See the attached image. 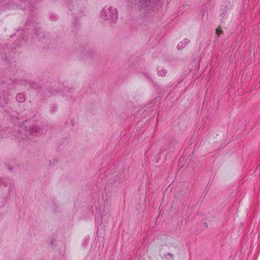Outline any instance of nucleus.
Returning a JSON list of instances; mask_svg holds the SVG:
<instances>
[{"instance_id":"f257e3e1","label":"nucleus","mask_w":260,"mask_h":260,"mask_svg":"<svg viewBox=\"0 0 260 260\" xmlns=\"http://www.w3.org/2000/svg\"><path fill=\"white\" fill-rule=\"evenodd\" d=\"M101 16L104 20L115 22L117 19V11L112 7L105 8L101 12Z\"/></svg>"},{"instance_id":"f03ea898","label":"nucleus","mask_w":260,"mask_h":260,"mask_svg":"<svg viewBox=\"0 0 260 260\" xmlns=\"http://www.w3.org/2000/svg\"><path fill=\"white\" fill-rule=\"evenodd\" d=\"M189 40L187 39H184L182 41L179 42L177 45L178 49H182L184 48L188 43Z\"/></svg>"},{"instance_id":"7ed1b4c3","label":"nucleus","mask_w":260,"mask_h":260,"mask_svg":"<svg viewBox=\"0 0 260 260\" xmlns=\"http://www.w3.org/2000/svg\"><path fill=\"white\" fill-rule=\"evenodd\" d=\"M39 128L38 127L34 126L29 128V129L28 130L29 131V133L31 135H34L37 134L38 132L39 131Z\"/></svg>"},{"instance_id":"20e7f679","label":"nucleus","mask_w":260,"mask_h":260,"mask_svg":"<svg viewBox=\"0 0 260 260\" xmlns=\"http://www.w3.org/2000/svg\"><path fill=\"white\" fill-rule=\"evenodd\" d=\"M167 73V71L164 69H162V68H160L158 69V74L159 75V76H164L166 75Z\"/></svg>"},{"instance_id":"39448f33","label":"nucleus","mask_w":260,"mask_h":260,"mask_svg":"<svg viewBox=\"0 0 260 260\" xmlns=\"http://www.w3.org/2000/svg\"><path fill=\"white\" fill-rule=\"evenodd\" d=\"M25 101V97L23 94H17V102H22Z\"/></svg>"},{"instance_id":"423d86ee","label":"nucleus","mask_w":260,"mask_h":260,"mask_svg":"<svg viewBox=\"0 0 260 260\" xmlns=\"http://www.w3.org/2000/svg\"><path fill=\"white\" fill-rule=\"evenodd\" d=\"M221 33H222V30L220 28H217L216 29V34L217 35H219Z\"/></svg>"},{"instance_id":"0eeeda50","label":"nucleus","mask_w":260,"mask_h":260,"mask_svg":"<svg viewBox=\"0 0 260 260\" xmlns=\"http://www.w3.org/2000/svg\"><path fill=\"white\" fill-rule=\"evenodd\" d=\"M157 0H148V2L151 3V2L152 3H156V1Z\"/></svg>"}]
</instances>
